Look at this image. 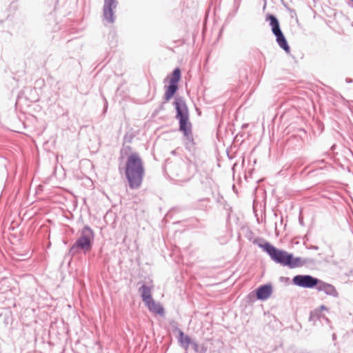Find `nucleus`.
<instances>
[{"label": "nucleus", "instance_id": "nucleus-11", "mask_svg": "<svg viewBox=\"0 0 353 353\" xmlns=\"http://www.w3.org/2000/svg\"><path fill=\"white\" fill-rule=\"evenodd\" d=\"M145 305L148 307V310L151 312H153L158 314H163L164 310L163 307L161 305L160 303L154 301L153 299L145 303Z\"/></svg>", "mask_w": 353, "mask_h": 353}, {"label": "nucleus", "instance_id": "nucleus-2", "mask_svg": "<svg viewBox=\"0 0 353 353\" xmlns=\"http://www.w3.org/2000/svg\"><path fill=\"white\" fill-rule=\"evenodd\" d=\"M144 175V168L141 159L137 153L131 154L125 164V176L131 189L139 188Z\"/></svg>", "mask_w": 353, "mask_h": 353}, {"label": "nucleus", "instance_id": "nucleus-13", "mask_svg": "<svg viewBox=\"0 0 353 353\" xmlns=\"http://www.w3.org/2000/svg\"><path fill=\"white\" fill-rule=\"evenodd\" d=\"M178 89L177 84H173V83H169V85L168 86V88L165 93V100L169 101L176 93V90Z\"/></svg>", "mask_w": 353, "mask_h": 353}, {"label": "nucleus", "instance_id": "nucleus-12", "mask_svg": "<svg viewBox=\"0 0 353 353\" xmlns=\"http://www.w3.org/2000/svg\"><path fill=\"white\" fill-rule=\"evenodd\" d=\"M139 292L141 294L143 301L146 303L147 301L152 299L151 288L143 284L139 288Z\"/></svg>", "mask_w": 353, "mask_h": 353}, {"label": "nucleus", "instance_id": "nucleus-4", "mask_svg": "<svg viewBox=\"0 0 353 353\" xmlns=\"http://www.w3.org/2000/svg\"><path fill=\"white\" fill-rule=\"evenodd\" d=\"M93 239V231L88 226H85L81 230L80 236L70 249L69 254L73 256L77 254L79 250H82L85 253L90 251Z\"/></svg>", "mask_w": 353, "mask_h": 353}, {"label": "nucleus", "instance_id": "nucleus-3", "mask_svg": "<svg viewBox=\"0 0 353 353\" xmlns=\"http://www.w3.org/2000/svg\"><path fill=\"white\" fill-rule=\"evenodd\" d=\"M174 105L176 110V118L179 121V130L183 132L186 138V145L193 144V137L191 131V123L188 121V110L184 100L181 98L176 99Z\"/></svg>", "mask_w": 353, "mask_h": 353}, {"label": "nucleus", "instance_id": "nucleus-14", "mask_svg": "<svg viewBox=\"0 0 353 353\" xmlns=\"http://www.w3.org/2000/svg\"><path fill=\"white\" fill-rule=\"evenodd\" d=\"M181 78V71L179 68H176L174 70L172 74V77L170 79V83L173 84H177Z\"/></svg>", "mask_w": 353, "mask_h": 353}, {"label": "nucleus", "instance_id": "nucleus-1", "mask_svg": "<svg viewBox=\"0 0 353 353\" xmlns=\"http://www.w3.org/2000/svg\"><path fill=\"white\" fill-rule=\"evenodd\" d=\"M258 245L268 254L272 261L283 266L295 268L302 267L309 262V259L301 257H294L292 254L288 253L283 250L277 249L269 242H265L264 243H258Z\"/></svg>", "mask_w": 353, "mask_h": 353}, {"label": "nucleus", "instance_id": "nucleus-7", "mask_svg": "<svg viewBox=\"0 0 353 353\" xmlns=\"http://www.w3.org/2000/svg\"><path fill=\"white\" fill-rule=\"evenodd\" d=\"M118 5L117 0H104L103 8V20L110 23L114 22V10Z\"/></svg>", "mask_w": 353, "mask_h": 353}, {"label": "nucleus", "instance_id": "nucleus-10", "mask_svg": "<svg viewBox=\"0 0 353 353\" xmlns=\"http://www.w3.org/2000/svg\"><path fill=\"white\" fill-rule=\"evenodd\" d=\"M272 288L270 284L260 286L256 290V297L259 300H266L272 294Z\"/></svg>", "mask_w": 353, "mask_h": 353}, {"label": "nucleus", "instance_id": "nucleus-9", "mask_svg": "<svg viewBox=\"0 0 353 353\" xmlns=\"http://www.w3.org/2000/svg\"><path fill=\"white\" fill-rule=\"evenodd\" d=\"M174 331L178 334V342L180 345L185 350H188L192 343V340L188 335H185L182 330L179 329L176 325L173 326Z\"/></svg>", "mask_w": 353, "mask_h": 353}, {"label": "nucleus", "instance_id": "nucleus-5", "mask_svg": "<svg viewBox=\"0 0 353 353\" xmlns=\"http://www.w3.org/2000/svg\"><path fill=\"white\" fill-rule=\"evenodd\" d=\"M266 20L270 21V26H271L272 32L276 37V40L278 45L287 53L290 52V46L280 28L279 22L277 18L273 14H268L267 16Z\"/></svg>", "mask_w": 353, "mask_h": 353}, {"label": "nucleus", "instance_id": "nucleus-15", "mask_svg": "<svg viewBox=\"0 0 353 353\" xmlns=\"http://www.w3.org/2000/svg\"><path fill=\"white\" fill-rule=\"evenodd\" d=\"M192 345L194 348V350L197 352L198 351V348H199V346H198V344L196 343V342H192Z\"/></svg>", "mask_w": 353, "mask_h": 353}, {"label": "nucleus", "instance_id": "nucleus-6", "mask_svg": "<svg viewBox=\"0 0 353 353\" xmlns=\"http://www.w3.org/2000/svg\"><path fill=\"white\" fill-rule=\"evenodd\" d=\"M292 283L294 285L304 288H313L316 287L319 283V279L308 274H298L293 277Z\"/></svg>", "mask_w": 353, "mask_h": 353}, {"label": "nucleus", "instance_id": "nucleus-8", "mask_svg": "<svg viewBox=\"0 0 353 353\" xmlns=\"http://www.w3.org/2000/svg\"><path fill=\"white\" fill-rule=\"evenodd\" d=\"M316 289L320 292H323L328 296H331L334 298L339 297V292L334 285L321 280H319V283L316 285Z\"/></svg>", "mask_w": 353, "mask_h": 353}, {"label": "nucleus", "instance_id": "nucleus-16", "mask_svg": "<svg viewBox=\"0 0 353 353\" xmlns=\"http://www.w3.org/2000/svg\"><path fill=\"white\" fill-rule=\"evenodd\" d=\"M321 310H327V307L325 305H321Z\"/></svg>", "mask_w": 353, "mask_h": 353}]
</instances>
